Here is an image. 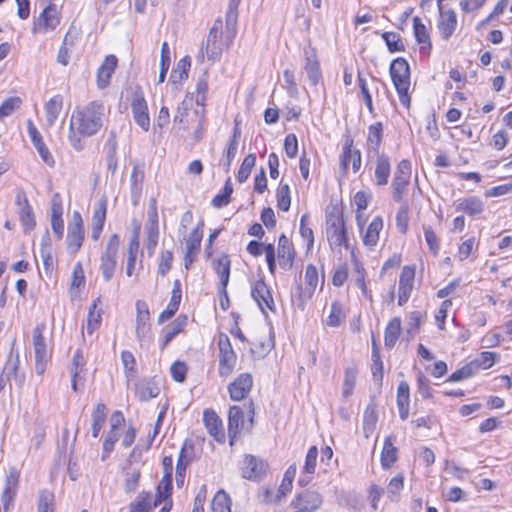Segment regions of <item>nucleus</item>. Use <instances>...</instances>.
<instances>
[{
	"mask_svg": "<svg viewBox=\"0 0 512 512\" xmlns=\"http://www.w3.org/2000/svg\"><path fill=\"white\" fill-rule=\"evenodd\" d=\"M500 360V354L495 351H482L478 357L470 362L478 373L480 370H488L492 368Z\"/></svg>",
	"mask_w": 512,
	"mask_h": 512,
	"instance_id": "13d9d810",
	"label": "nucleus"
},
{
	"mask_svg": "<svg viewBox=\"0 0 512 512\" xmlns=\"http://www.w3.org/2000/svg\"><path fill=\"white\" fill-rule=\"evenodd\" d=\"M124 473V489L127 493H133L139 487L141 479V470L139 467H134L130 463L123 468Z\"/></svg>",
	"mask_w": 512,
	"mask_h": 512,
	"instance_id": "69168bd1",
	"label": "nucleus"
},
{
	"mask_svg": "<svg viewBox=\"0 0 512 512\" xmlns=\"http://www.w3.org/2000/svg\"><path fill=\"white\" fill-rule=\"evenodd\" d=\"M339 167L344 175H347L350 169L356 174L362 167V154L360 149L355 146V141L351 134L344 136L342 150L339 155Z\"/></svg>",
	"mask_w": 512,
	"mask_h": 512,
	"instance_id": "f3484780",
	"label": "nucleus"
},
{
	"mask_svg": "<svg viewBox=\"0 0 512 512\" xmlns=\"http://www.w3.org/2000/svg\"><path fill=\"white\" fill-rule=\"evenodd\" d=\"M101 304V297H97L89 306L86 318V331L87 334L90 336L93 335L96 331H98L101 326L103 314Z\"/></svg>",
	"mask_w": 512,
	"mask_h": 512,
	"instance_id": "a18cd8bd",
	"label": "nucleus"
},
{
	"mask_svg": "<svg viewBox=\"0 0 512 512\" xmlns=\"http://www.w3.org/2000/svg\"><path fill=\"white\" fill-rule=\"evenodd\" d=\"M409 224H410V208H409L408 204L406 203V201L404 200L396 212V216H395L396 229L400 234L406 235L409 231Z\"/></svg>",
	"mask_w": 512,
	"mask_h": 512,
	"instance_id": "774afa93",
	"label": "nucleus"
},
{
	"mask_svg": "<svg viewBox=\"0 0 512 512\" xmlns=\"http://www.w3.org/2000/svg\"><path fill=\"white\" fill-rule=\"evenodd\" d=\"M325 236L332 252L350 251L352 265V283L361 291L362 298L372 304L373 291L365 264L358 257L355 247L351 244V231L345 216V206L341 198H331L325 208Z\"/></svg>",
	"mask_w": 512,
	"mask_h": 512,
	"instance_id": "f257e3e1",
	"label": "nucleus"
},
{
	"mask_svg": "<svg viewBox=\"0 0 512 512\" xmlns=\"http://www.w3.org/2000/svg\"><path fill=\"white\" fill-rule=\"evenodd\" d=\"M322 504V495L312 490H305L297 494L291 501L293 512H316L321 508Z\"/></svg>",
	"mask_w": 512,
	"mask_h": 512,
	"instance_id": "c85d7f7f",
	"label": "nucleus"
},
{
	"mask_svg": "<svg viewBox=\"0 0 512 512\" xmlns=\"http://www.w3.org/2000/svg\"><path fill=\"white\" fill-rule=\"evenodd\" d=\"M372 195L370 192L359 190L353 196V205H354V217L355 220L367 217L368 214L366 210L371 201Z\"/></svg>",
	"mask_w": 512,
	"mask_h": 512,
	"instance_id": "680f3d73",
	"label": "nucleus"
},
{
	"mask_svg": "<svg viewBox=\"0 0 512 512\" xmlns=\"http://www.w3.org/2000/svg\"><path fill=\"white\" fill-rule=\"evenodd\" d=\"M211 512H232V498L224 490L219 489L210 502Z\"/></svg>",
	"mask_w": 512,
	"mask_h": 512,
	"instance_id": "e2e57ef3",
	"label": "nucleus"
},
{
	"mask_svg": "<svg viewBox=\"0 0 512 512\" xmlns=\"http://www.w3.org/2000/svg\"><path fill=\"white\" fill-rule=\"evenodd\" d=\"M359 95L363 100L368 112L375 114L374 99L379 97V88L385 87V83L376 76L370 75L369 78L362 76L360 73L357 77Z\"/></svg>",
	"mask_w": 512,
	"mask_h": 512,
	"instance_id": "412c9836",
	"label": "nucleus"
},
{
	"mask_svg": "<svg viewBox=\"0 0 512 512\" xmlns=\"http://www.w3.org/2000/svg\"><path fill=\"white\" fill-rule=\"evenodd\" d=\"M125 422V416L121 410H114L110 415L109 430L102 441V461H106L110 457L119 439L124 448L131 447L135 442L137 430L134 426H128L122 435L119 434V429L125 426Z\"/></svg>",
	"mask_w": 512,
	"mask_h": 512,
	"instance_id": "39448f33",
	"label": "nucleus"
},
{
	"mask_svg": "<svg viewBox=\"0 0 512 512\" xmlns=\"http://www.w3.org/2000/svg\"><path fill=\"white\" fill-rule=\"evenodd\" d=\"M368 216L355 220L362 244L368 249H374L379 241L384 228V219L381 215H375L368 222Z\"/></svg>",
	"mask_w": 512,
	"mask_h": 512,
	"instance_id": "2eb2a0df",
	"label": "nucleus"
},
{
	"mask_svg": "<svg viewBox=\"0 0 512 512\" xmlns=\"http://www.w3.org/2000/svg\"><path fill=\"white\" fill-rule=\"evenodd\" d=\"M371 374L374 380L382 383L384 377V364L381 358L380 346L373 338L371 343Z\"/></svg>",
	"mask_w": 512,
	"mask_h": 512,
	"instance_id": "864d4df0",
	"label": "nucleus"
},
{
	"mask_svg": "<svg viewBox=\"0 0 512 512\" xmlns=\"http://www.w3.org/2000/svg\"><path fill=\"white\" fill-rule=\"evenodd\" d=\"M247 420L245 419V411L240 405H232L229 407L227 414L229 443L233 445L240 437L244 430H251L254 425L255 405L250 400L246 405Z\"/></svg>",
	"mask_w": 512,
	"mask_h": 512,
	"instance_id": "1a4fd4ad",
	"label": "nucleus"
},
{
	"mask_svg": "<svg viewBox=\"0 0 512 512\" xmlns=\"http://www.w3.org/2000/svg\"><path fill=\"white\" fill-rule=\"evenodd\" d=\"M14 204L17 208L18 219L24 234H30L37 226L34 208L23 188L16 190Z\"/></svg>",
	"mask_w": 512,
	"mask_h": 512,
	"instance_id": "a211bd4d",
	"label": "nucleus"
},
{
	"mask_svg": "<svg viewBox=\"0 0 512 512\" xmlns=\"http://www.w3.org/2000/svg\"><path fill=\"white\" fill-rule=\"evenodd\" d=\"M64 205L59 192H55L50 201V225L56 239L61 240L64 236Z\"/></svg>",
	"mask_w": 512,
	"mask_h": 512,
	"instance_id": "cd10ccee",
	"label": "nucleus"
},
{
	"mask_svg": "<svg viewBox=\"0 0 512 512\" xmlns=\"http://www.w3.org/2000/svg\"><path fill=\"white\" fill-rule=\"evenodd\" d=\"M367 157V169L372 184L378 188L387 186L392 175L391 157L383 151Z\"/></svg>",
	"mask_w": 512,
	"mask_h": 512,
	"instance_id": "9b49d317",
	"label": "nucleus"
},
{
	"mask_svg": "<svg viewBox=\"0 0 512 512\" xmlns=\"http://www.w3.org/2000/svg\"><path fill=\"white\" fill-rule=\"evenodd\" d=\"M27 132L43 163L50 168H54L56 164L55 158L32 120L27 121Z\"/></svg>",
	"mask_w": 512,
	"mask_h": 512,
	"instance_id": "7c9ffc66",
	"label": "nucleus"
},
{
	"mask_svg": "<svg viewBox=\"0 0 512 512\" xmlns=\"http://www.w3.org/2000/svg\"><path fill=\"white\" fill-rule=\"evenodd\" d=\"M436 28L441 40L449 41L459 30L458 13L449 0H436Z\"/></svg>",
	"mask_w": 512,
	"mask_h": 512,
	"instance_id": "9d476101",
	"label": "nucleus"
},
{
	"mask_svg": "<svg viewBox=\"0 0 512 512\" xmlns=\"http://www.w3.org/2000/svg\"><path fill=\"white\" fill-rule=\"evenodd\" d=\"M237 35L236 16L231 13L226 14V22L222 18H217L210 28L205 44L200 51V61L205 59L215 63L222 57L224 51L228 50Z\"/></svg>",
	"mask_w": 512,
	"mask_h": 512,
	"instance_id": "20e7f679",
	"label": "nucleus"
},
{
	"mask_svg": "<svg viewBox=\"0 0 512 512\" xmlns=\"http://www.w3.org/2000/svg\"><path fill=\"white\" fill-rule=\"evenodd\" d=\"M303 70L305 71L311 85L317 86L322 81L323 75L320 60L314 47L304 49Z\"/></svg>",
	"mask_w": 512,
	"mask_h": 512,
	"instance_id": "473e14b6",
	"label": "nucleus"
},
{
	"mask_svg": "<svg viewBox=\"0 0 512 512\" xmlns=\"http://www.w3.org/2000/svg\"><path fill=\"white\" fill-rule=\"evenodd\" d=\"M396 442L397 436L393 433L384 437L380 452V465L385 471L391 470L399 460V448Z\"/></svg>",
	"mask_w": 512,
	"mask_h": 512,
	"instance_id": "2f4dec72",
	"label": "nucleus"
},
{
	"mask_svg": "<svg viewBox=\"0 0 512 512\" xmlns=\"http://www.w3.org/2000/svg\"><path fill=\"white\" fill-rule=\"evenodd\" d=\"M424 240L428 248L429 254L436 258L441 250V237L431 225L423 227Z\"/></svg>",
	"mask_w": 512,
	"mask_h": 512,
	"instance_id": "bf43d9fd",
	"label": "nucleus"
},
{
	"mask_svg": "<svg viewBox=\"0 0 512 512\" xmlns=\"http://www.w3.org/2000/svg\"><path fill=\"white\" fill-rule=\"evenodd\" d=\"M21 471L12 466L5 476L4 486L1 492L2 509L4 512H10L14 508L16 496L20 487Z\"/></svg>",
	"mask_w": 512,
	"mask_h": 512,
	"instance_id": "4be33fe9",
	"label": "nucleus"
},
{
	"mask_svg": "<svg viewBox=\"0 0 512 512\" xmlns=\"http://www.w3.org/2000/svg\"><path fill=\"white\" fill-rule=\"evenodd\" d=\"M172 491V478L162 477L156 487V493L153 495L157 506L162 504L158 512L171 511L173 507Z\"/></svg>",
	"mask_w": 512,
	"mask_h": 512,
	"instance_id": "e433bc0d",
	"label": "nucleus"
},
{
	"mask_svg": "<svg viewBox=\"0 0 512 512\" xmlns=\"http://www.w3.org/2000/svg\"><path fill=\"white\" fill-rule=\"evenodd\" d=\"M107 407L104 403H97L91 413V434L92 437L97 438L106 422Z\"/></svg>",
	"mask_w": 512,
	"mask_h": 512,
	"instance_id": "4d7b16f0",
	"label": "nucleus"
},
{
	"mask_svg": "<svg viewBox=\"0 0 512 512\" xmlns=\"http://www.w3.org/2000/svg\"><path fill=\"white\" fill-rule=\"evenodd\" d=\"M383 133L384 126L380 121L374 122L368 126L365 142L367 156H370L371 153L374 155L381 153L380 148L383 143Z\"/></svg>",
	"mask_w": 512,
	"mask_h": 512,
	"instance_id": "4c0bfd02",
	"label": "nucleus"
},
{
	"mask_svg": "<svg viewBox=\"0 0 512 512\" xmlns=\"http://www.w3.org/2000/svg\"><path fill=\"white\" fill-rule=\"evenodd\" d=\"M85 226L82 215L78 211H74L72 222L68 224L66 236V249L70 255L77 254L84 243Z\"/></svg>",
	"mask_w": 512,
	"mask_h": 512,
	"instance_id": "5701e85b",
	"label": "nucleus"
},
{
	"mask_svg": "<svg viewBox=\"0 0 512 512\" xmlns=\"http://www.w3.org/2000/svg\"><path fill=\"white\" fill-rule=\"evenodd\" d=\"M412 183L420 190L417 172L413 173V165L410 159L403 158L396 163L390 182L391 198L395 203L406 200Z\"/></svg>",
	"mask_w": 512,
	"mask_h": 512,
	"instance_id": "423d86ee",
	"label": "nucleus"
},
{
	"mask_svg": "<svg viewBox=\"0 0 512 512\" xmlns=\"http://www.w3.org/2000/svg\"><path fill=\"white\" fill-rule=\"evenodd\" d=\"M324 283V270L320 271L313 263L307 264L304 270L303 282L296 287L293 295L297 307L303 310L306 304L313 298L317 289L321 290L323 288Z\"/></svg>",
	"mask_w": 512,
	"mask_h": 512,
	"instance_id": "6e6552de",
	"label": "nucleus"
},
{
	"mask_svg": "<svg viewBox=\"0 0 512 512\" xmlns=\"http://www.w3.org/2000/svg\"><path fill=\"white\" fill-rule=\"evenodd\" d=\"M253 385L254 380L250 373H240L227 386L230 400L234 402L246 400L252 391Z\"/></svg>",
	"mask_w": 512,
	"mask_h": 512,
	"instance_id": "a878e982",
	"label": "nucleus"
},
{
	"mask_svg": "<svg viewBox=\"0 0 512 512\" xmlns=\"http://www.w3.org/2000/svg\"><path fill=\"white\" fill-rule=\"evenodd\" d=\"M108 116L109 109L100 100L77 106L71 114L68 128V140L71 146L77 151L82 150L83 139L100 132Z\"/></svg>",
	"mask_w": 512,
	"mask_h": 512,
	"instance_id": "f03ea898",
	"label": "nucleus"
},
{
	"mask_svg": "<svg viewBox=\"0 0 512 512\" xmlns=\"http://www.w3.org/2000/svg\"><path fill=\"white\" fill-rule=\"evenodd\" d=\"M118 66V58L114 54L107 55L97 69L96 83L99 89L107 88L111 77Z\"/></svg>",
	"mask_w": 512,
	"mask_h": 512,
	"instance_id": "58836bf2",
	"label": "nucleus"
},
{
	"mask_svg": "<svg viewBox=\"0 0 512 512\" xmlns=\"http://www.w3.org/2000/svg\"><path fill=\"white\" fill-rule=\"evenodd\" d=\"M266 469V462L256 456L247 454L241 460L240 470L245 479L259 480L265 474Z\"/></svg>",
	"mask_w": 512,
	"mask_h": 512,
	"instance_id": "f704fd0d",
	"label": "nucleus"
},
{
	"mask_svg": "<svg viewBox=\"0 0 512 512\" xmlns=\"http://www.w3.org/2000/svg\"><path fill=\"white\" fill-rule=\"evenodd\" d=\"M346 319V309L344 304L336 299L331 302L328 315L325 319V325L330 328L341 326Z\"/></svg>",
	"mask_w": 512,
	"mask_h": 512,
	"instance_id": "603ef678",
	"label": "nucleus"
},
{
	"mask_svg": "<svg viewBox=\"0 0 512 512\" xmlns=\"http://www.w3.org/2000/svg\"><path fill=\"white\" fill-rule=\"evenodd\" d=\"M86 283L85 273L81 262H77L70 278L69 292L71 295L77 296L84 289Z\"/></svg>",
	"mask_w": 512,
	"mask_h": 512,
	"instance_id": "0e129e2a",
	"label": "nucleus"
},
{
	"mask_svg": "<svg viewBox=\"0 0 512 512\" xmlns=\"http://www.w3.org/2000/svg\"><path fill=\"white\" fill-rule=\"evenodd\" d=\"M148 219L149 225L147 227L146 232V241L145 246L150 255H152L156 247L158 246L159 241V216H158V208L157 202L155 199L150 200L149 202V211H148Z\"/></svg>",
	"mask_w": 512,
	"mask_h": 512,
	"instance_id": "c756f323",
	"label": "nucleus"
},
{
	"mask_svg": "<svg viewBox=\"0 0 512 512\" xmlns=\"http://www.w3.org/2000/svg\"><path fill=\"white\" fill-rule=\"evenodd\" d=\"M389 74L400 104L409 111L412 103L413 88L411 85V71L408 61L404 57H397L392 60L389 67Z\"/></svg>",
	"mask_w": 512,
	"mask_h": 512,
	"instance_id": "0eeeda50",
	"label": "nucleus"
},
{
	"mask_svg": "<svg viewBox=\"0 0 512 512\" xmlns=\"http://www.w3.org/2000/svg\"><path fill=\"white\" fill-rule=\"evenodd\" d=\"M182 301V289L181 282L179 279L174 280L173 288L171 291L170 300L166 306V308L160 312L158 316V323H163L165 321L170 320L175 316L177 311L179 310L180 304Z\"/></svg>",
	"mask_w": 512,
	"mask_h": 512,
	"instance_id": "ea45409f",
	"label": "nucleus"
},
{
	"mask_svg": "<svg viewBox=\"0 0 512 512\" xmlns=\"http://www.w3.org/2000/svg\"><path fill=\"white\" fill-rule=\"evenodd\" d=\"M63 96L56 94L51 97L44 105L46 121L49 126H53L58 119L63 108Z\"/></svg>",
	"mask_w": 512,
	"mask_h": 512,
	"instance_id": "5fc2aeb1",
	"label": "nucleus"
},
{
	"mask_svg": "<svg viewBox=\"0 0 512 512\" xmlns=\"http://www.w3.org/2000/svg\"><path fill=\"white\" fill-rule=\"evenodd\" d=\"M232 261L230 255L222 253L211 261V267L219 279L218 285H228L231 275Z\"/></svg>",
	"mask_w": 512,
	"mask_h": 512,
	"instance_id": "37998d69",
	"label": "nucleus"
},
{
	"mask_svg": "<svg viewBox=\"0 0 512 512\" xmlns=\"http://www.w3.org/2000/svg\"><path fill=\"white\" fill-rule=\"evenodd\" d=\"M188 323V316L186 314L178 315L174 321L171 329H169L163 336L160 342V349L163 351L169 345V343L179 334L183 333Z\"/></svg>",
	"mask_w": 512,
	"mask_h": 512,
	"instance_id": "6e6d98bb",
	"label": "nucleus"
},
{
	"mask_svg": "<svg viewBox=\"0 0 512 512\" xmlns=\"http://www.w3.org/2000/svg\"><path fill=\"white\" fill-rule=\"evenodd\" d=\"M412 33L420 56L429 58L433 52L431 26L425 24L421 17L414 16L412 18Z\"/></svg>",
	"mask_w": 512,
	"mask_h": 512,
	"instance_id": "aec40b11",
	"label": "nucleus"
},
{
	"mask_svg": "<svg viewBox=\"0 0 512 512\" xmlns=\"http://www.w3.org/2000/svg\"><path fill=\"white\" fill-rule=\"evenodd\" d=\"M119 246V235L117 233L110 235L100 256L99 264V270L105 282L111 281L117 272Z\"/></svg>",
	"mask_w": 512,
	"mask_h": 512,
	"instance_id": "ddd939ff",
	"label": "nucleus"
},
{
	"mask_svg": "<svg viewBox=\"0 0 512 512\" xmlns=\"http://www.w3.org/2000/svg\"><path fill=\"white\" fill-rule=\"evenodd\" d=\"M191 68V59L184 56L178 60L176 66L172 69L170 80L173 84H181L188 79Z\"/></svg>",
	"mask_w": 512,
	"mask_h": 512,
	"instance_id": "052dcab7",
	"label": "nucleus"
},
{
	"mask_svg": "<svg viewBox=\"0 0 512 512\" xmlns=\"http://www.w3.org/2000/svg\"><path fill=\"white\" fill-rule=\"evenodd\" d=\"M204 228L205 222L201 219L189 234L183 238V265L187 271L192 268L200 255Z\"/></svg>",
	"mask_w": 512,
	"mask_h": 512,
	"instance_id": "f8f14e48",
	"label": "nucleus"
},
{
	"mask_svg": "<svg viewBox=\"0 0 512 512\" xmlns=\"http://www.w3.org/2000/svg\"><path fill=\"white\" fill-rule=\"evenodd\" d=\"M203 424L208 434L217 442L224 443L226 439L223 421L218 413L212 408L203 411Z\"/></svg>",
	"mask_w": 512,
	"mask_h": 512,
	"instance_id": "72a5a7b5",
	"label": "nucleus"
},
{
	"mask_svg": "<svg viewBox=\"0 0 512 512\" xmlns=\"http://www.w3.org/2000/svg\"><path fill=\"white\" fill-rule=\"evenodd\" d=\"M33 349L35 355V372L38 376L42 377L52 360L53 346L51 343H46L35 345Z\"/></svg>",
	"mask_w": 512,
	"mask_h": 512,
	"instance_id": "c03bdc74",
	"label": "nucleus"
},
{
	"mask_svg": "<svg viewBox=\"0 0 512 512\" xmlns=\"http://www.w3.org/2000/svg\"><path fill=\"white\" fill-rule=\"evenodd\" d=\"M108 202L102 197L95 205L91 218V238L98 241L101 238L107 217Z\"/></svg>",
	"mask_w": 512,
	"mask_h": 512,
	"instance_id": "c9c22d12",
	"label": "nucleus"
},
{
	"mask_svg": "<svg viewBox=\"0 0 512 512\" xmlns=\"http://www.w3.org/2000/svg\"><path fill=\"white\" fill-rule=\"evenodd\" d=\"M156 507L153 494L150 491H142L129 503L127 512H154Z\"/></svg>",
	"mask_w": 512,
	"mask_h": 512,
	"instance_id": "8fccbe9b",
	"label": "nucleus"
},
{
	"mask_svg": "<svg viewBox=\"0 0 512 512\" xmlns=\"http://www.w3.org/2000/svg\"><path fill=\"white\" fill-rule=\"evenodd\" d=\"M135 336L143 347L145 344H150L153 340L151 313L149 305L145 300L138 299L135 302Z\"/></svg>",
	"mask_w": 512,
	"mask_h": 512,
	"instance_id": "dca6fc26",
	"label": "nucleus"
},
{
	"mask_svg": "<svg viewBox=\"0 0 512 512\" xmlns=\"http://www.w3.org/2000/svg\"><path fill=\"white\" fill-rule=\"evenodd\" d=\"M62 20V8L56 3H48L39 15L34 18L31 33L46 34L56 30Z\"/></svg>",
	"mask_w": 512,
	"mask_h": 512,
	"instance_id": "4468645a",
	"label": "nucleus"
},
{
	"mask_svg": "<svg viewBox=\"0 0 512 512\" xmlns=\"http://www.w3.org/2000/svg\"><path fill=\"white\" fill-rule=\"evenodd\" d=\"M378 422V413L375 404H369L366 406L363 413V432L366 438H369L376 429Z\"/></svg>",
	"mask_w": 512,
	"mask_h": 512,
	"instance_id": "338daca9",
	"label": "nucleus"
},
{
	"mask_svg": "<svg viewBox=\"0 0 512 512\" xmlns=\"http://www.w3.org/2000/svg\"><path fill=\"white\" fill-rule=\"evenodd\" d=\"M246 252L254 258L264 255L267 269L275 275L277 269L291 270L295 264L297 250L291 237L281 233L277 238V245L263 241L251 240L246 245Z\"/></svg>",
	"mask_w": 512,
	"mask_h": 512,
	"instance_id": "7ed1b4c3",
	"label": "nucleus"
},
{
	"mask_svg": "<svg viewBox=\"0 0 512 512\" xmlns=\"http://www.w3.org/2000/svg\"><path fill=\"white\" fill-rule=\"evenodd\" d=\"M299 234L303 242L305 255H312L314 250V231L310 225V216L305 213L300 218Z\"/></svg>",
	"mask_w": 512,
	"mask_h": 512,
	"instance_id": "09e8293b",
	"label": "nucleus"
},
{
	"mask_svg": "<svg viewBox=\"0 0 512 512\" xmlns=\"http://www.w3.org/2000/svg\"><path fill=\"white\" fill-rule=\"evenodd\" d=\"M402 321L400 316H394L389 319L384 329V346L387 349L395 347L402 335Z\"/></svg>",
	"mask_w": 512,
	"mask_h": 512,
	"instance_id": "49530a36",
	"label": "nucleus"
},
{
	"mask_svg": "<svg viewBox=\"0 0 512 512\" xmlns=\"http://www.w3.org/2000/svg\"><path fill=\"white\" fill-rule=\"evenodd\" d=\"M130 105L134 121L147 132L150 129L149 109L144 93L140 88L134 91Z\"/></svg>",
	"mask_w": 512,
	"mask_h": 512,
	"instance_id": "bb28decb",
	"label": "nucleus"
},
{
	"mask_svg": "<svg viewBox=\"0 0 512 512\" xmlns=\"http://www.w3.org/2000/svg\"><path fill=\"white\" fill-rule=\"evenodd\" d=\"M251 296L262 312L275 310L274 298L264 275L251 282Z\"/></svg>",
	"mask_w": 512,
	"mask_h": 512,
	"instance_id": "393cba45",
	"label": "nucleus"
},
{
	"mask_svg": "<svg viewBox=\"0 0 512 512\" xmlns=\"http://www.w3.org/2000/svg\"><path fill=\"white\" fill-rule=\"evenodd\" d=\"M456 210L469 217H479L485 210L484 202L477 196L463 198L456 206Z\"/></svg>",
	"mask_w": 512,
	"mask_h": 512,
	"instance_id": "3c124183",
	"label": "nucleus"
},
{
	"mask_svg": "<svg viewBox=\"0 0 512 512\" xmlns=\"http://www.w3.org/2000/svg\"><path fill=\"white\" fill-rule=\"evenodd\" d=\"M142 255L139 246L127 245L125 258V274L128 278L138 279L142 269Z\"/></svg>",
	"mask_w": 512,
	"mask_h": 512,
	"instance_id": "79ce46f5",
	"label": "nucleus"
},
{
	"mask_svg": "<svg viewBox=\"0 0 512 512\" xmlns=\"http://www.w3.org/2000/svg\"><path fill=\"white\" fill-rule=\"evenodd\" d=\"M480 247V238L470 236L463 240L457 247L456 257L460 262L466 260H473L477 258L478 250Z\"/></svg>",
	"mask_w": 512,
	"mask_h": 512,
	"instance_id": "de8ad7c7",
	"label": "nucleus"
},
{
	"mask_svg": "<svg viewBox=\"0 0 512 512\" xmlns=\"http://www.w3.org/2000/svg\"><path fill=\"white\" fill-rule=\"evenodd\" d=\"M416 265H404L398 278L397 305L405 306L415 289Z\"/></svg>",
	"mask_w": 512,
	"mask_h": 512,
	"instance_id": "b1692460",
	"label": "nucleus"
},
{
	"mask_svg": "<svg viewBox=\"0 0 512 512\" xmlns=\"http://www.w3.org/2000/svg\"><path fill=\"white\" fill-rule=\"evenodd\" d=\"M217 346L219 350L218 373L222 378H227L235 371L237 354L234 351L229 337L225 333L218 335Z\"/></svg>",
	"mask_w": 512,
	"mask_h": 512,
	"instance_id": "6ab92c4d",
	"label": "nucleus"
},
{
	"mask_svg": "<svg viewBox=\"0 0 512 512\" xmlns=\"http://www.w3.org/2000/svg\"><path fill=\"white\" fill-rule=\"evenodd\" d=\"M410 385L407 381H400L396 390V405L399 418L405 421L410 416Z\"/></svg>",
	"mask_w": 512,
	"mask_h": 512,
	"instance_id": "a19ab883",
	"label": "nucleus"
}]
</instances>
